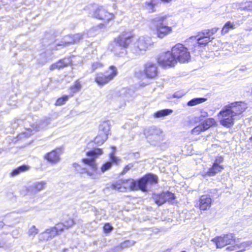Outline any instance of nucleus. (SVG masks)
<instances>
[{
    "label": "nucleus",
    "instance_id": "obj_24",
    "mask_svg": "<svg viewBox=\"0 0 252 252\" xmlns=\"http://www.w3.org/2000/svg\"><path fill=\"white\" fill-rule=\"evenodd\" d=\"M70 63V60L69 59H62L59 60L58 62L52 64L50 67V69L51 70H53L55 69H59L68 66Z\"/></svg>",
    "mask_w": 252,
    "mask_h": 252
},
{
    "label": "nucleus",
    "instance_id": "obj_27",
    "mask_svg": "<svg viewBox=\"0 0 252 252\" xmlns=\"http://www.w3.org/2000/svg\"><path fill=\"white\" fill-rule=\"evenodd\" d=\"M110 128V122L109 121H104L99 126V132L106 134L108 136Z\"/></svg>",
    "mask_w": 252,
    "mask_h": 252
},
{
    "label": "nucleus",
    "instance_id": "obj_14",
    "mask_svg": "<svg viewBox=\"0 0 252 252\" xmlns=\"http://www.w3.org/2000/svg\"><path fill=\"white\" fill-rule=\"evenodd\" d=\"M83 34L77 33L75 34H69L64 37L63 40L57 44L59 46H68L71 44L78 43L83 38Z\"/></svg>",
    "mask_w": 252,
    "mask_h": 252
},
{
    "label": "nucleus",
    "instance_id": "obj_28",
    "mask_svg": "<svg viewBox=\"0 0 252 252\" xmlns=\"http://www.w3.org/2000/svg\"><path fill=\"white\" fill-rule=\"evenodd\" d=\"M29 166L26 164H23L14 169L10 173L12 177H14L19 175L21 173L25 172L29 169Z\"/></svg>",
    "mask_w": 252,
    "mask_h": 252
},
{
    "label": "nucleus",
    "instance_id": "obj_22",
    "mask_svg": "<svg viewBox=\"0 0 252 252\" xmlns=\"http://www.w3.org/2000/svg\"><path fill=\"white\" fill-rule=\"evenodd\" d=\"M56 236V230L55 229L50 228L47 229L44 232L39 234L40 240L48 241Z\"/></svg>",
    "mask_w": 252,
    "mask_h": 252
},
{
    "label": "nucleus",
    "instance_id": "obj_16",
    "mask_svg": "<svg viewBox=\"0 0 252 252\" xmlns=\"http://www.w3.org/2000/svg\"><path fill=\"white\" fill-rule=\"evenodd\" d=\"M144 74L146 78L153 79L155 78L158 74L157 64L152 62H148L144 65Z\"/></svg>",
    "mask_w": 252,
    "mask_h": 252
},
{
    "label": "nucleus",
    "instance_id": "obj_9",
    "mask_svg": "<svg viewBox=\"0 0 252 252\" xmlns=\"http://www.w3.org/2000/svg\"><path fill=\"white\" fill-rule=\"evenodd\" d=\"M149 44V38L141 36L131 46V51L135 55H140L146 51Z\"/></svg>",
    "mask_w": 252,
    "mask_h": 252
},
{
    "label": "nucleus",
    "instance_id": "obj_43",
    "mask_svg": "<svg viewBox=\"0 0 252 252\" xmlns=\"http://www.w3.org/2000/svg\"><path fill=\"white\" fill-rule=\"evenodd\" d=\"M64 226L63 223H60L57 224L55 226L51 227L52 229H55L56 230V236L60 232H62L63 231Z\"/></svg>",
    "mask_w": 252,
    "mask_h": 252
},
{
    "label": "nucleus",
    "instance_id": "obj_42",
    "mask_svg": "<svg viewBox=\"0 0 252 252\" xmlns=\"http://www.w3.org/2000/svg\"><path fill=\"white\" fill-rule=\"evenodd\" d=\"M68 99V96L66 95H63V96L59 98L56 102L55 104L56 105H62L64 104Z\"/></svg>",
    "mask_w": 252,
    "mask_h": 252
},
{
    "label": "nucleus",
    "instance_id": "obj_50",
    "mask_svg": "<svg viewBox=\"0 0 252 252\" xmlns=\"http://www.w3.org/2000/svg\"><path fill=\"white\" fill-rule=\"evenodd\" d=\"M243 10L249 11H252V1L246 2L245 6L243 8Z\"/></svg>",
    "mask_w": 252,
    "mask_h": 252
},
{
    "label": "nucleus",
    "instance_id": "obj_17",
    "mask_svg": "<svg viewBox=\"0 0 252 252\" xmlns=\"http://www.w3.org/2000/svg\"><path fill=\"white\" fill-rule=\"evenodd\" d=\"M113 152L109 154L110 160L104 163L101 167V171L104 173L111 168L113 164H118L120 159L115 156V151L116 150L115 147H112Z\"/></svg>",
    "mask_w": 252,
    "mask_h": 252
},
{
    "label": "nucleus",
    "instance_id": "obj_13",
    "mask_svg": "<svg viewBox=\"0 0 252 252\" xmlns=\"http://www.w3.org/2000/svg\"><path fill=\"white\" fill-rule=\"evenodd\" d=\"M216 124V122L214 118H208L203 121L198 126L193 128L191 130V133L198 134L201 132L208 130L211 127L215 126Z\"/></svg>",
    "mask_w": 252,
    "mask_h": 252
},
{
    "label": "nucleus",
    "instance_id": "obj_1",
    "mask_svg": "<svg viewBox=\"0 0 252 252\" xmlns=\"http://www.w3.org/2000/svg\"><path fill=\"white\" fill-rule=\"evenodd\" d=\"M247 108L246 103L236 101L225 106L219 113L220 124L229 128L234 125V117L241 115Z\"/></svg>",
    "mask_w": 252,
    "mask_h": 252
},
{
    "label": "nucleus",
    "instance_id": "obj_38",
    "mask_svg": "<svg viewBox=\"0 0 252 252\" xmlns=\"http://www.w3.org/2000/svg\"><path fill=\"white\" fill-rule=\"evenodd\" d=\"M135 243V241L133 240H126L120 244L119 247L121 249H125L133 246Z\"/></svg>",
    "mask_w": 252,
    "mask_h": 252
},
{
    "label": "nucleus",
    "instance_id": "obj_47",
    "mask_svg": "<svg viewBox=\"0 0 252 252\" xmlns=\"http://www.w3.org/2000/svg\"><path fill=\"white\" fill-rule=\"evenodd\" d=\"M223 161V158L221 156H218L216 158L213 164L217 166H222L221 165H220V164L222 163Z\"/></svg>",
    "mask_w": 252,
    "mask_h": 252
},
{
    "label": "nucleus",
    "instance_id": "obj_40",
    "mask_svg": "<svg viewBox=\"0 0 252 252\" xmlns=\"http://www.w3.org/2000/svg\"><path fill=\"white\" fill-rule=\"evenodd\" d=\"M81 85L79 81H76L74 84L70 87V91L73 93H76L81 88Z\"/></svg>",
    "mask_w": 252,
    "mask_h": 252
},
{
    "label": "nucleus",
    "instance_id": "obj_55",
    "mask_svg": "<svg viewBox=\"0 0 252 252\" xmlns=\"http://www.w3.org/2000/svg\"><path fill=\"white\" fill-rule=\"evenodd\" d=\"M161 1L163 2L168 3V2H170V1H171V0H161Z\"/></svg>",
    "mask_w": 252,
    "mask_h": 252
},
{
    "label": "nucleus",
    "instance_id": "obj_46",
    "mask_svg": "<svg viewBox=\"0 0 252 252\" xmlns=\"http://www.w3.org/2000/svg\"><path fill=\"white\" fill-rule=\"evenodd\" d=\"M63 223L64 224V227L66 228H69L71 227L74 224V221L73 219L71 218L68 219L67 220H65Z\"/></svg>",
    "mask_w": 252,
    "mask_h": 252
},
{
    "label": "nucleus",
    "instance_id": "obj_33",
    "mask_svg": "<svg viewBox=\"0 0 252 252\" xmlns=\"http://www.w3.org/2000/svg\"><path fill=\"white\" fill-rule=\"evenodd\" d=\"M235 24L230 21L227 22L223 26L221 30L222 35L227 33L230 30L235 29Z\"/></svg>",
    "mask_w": 252,
    "mask_h": 252
},
{
    "label": "nucleus",
    "instance_id": "obj_52",
    "mask_svg": "<svg viewBox=\"0 0 252 252\" xmlns=\"http://www.w3.org/2000/svg\"><path fill=\"white\" fill-rule=\"evenodd\" d=\"M22 122H24V120L22 119H16L14 120V123L13 124V126H17L18 125H21Z\"/></svg>",
    "mask_w": 252,
    "mask_h": 252
},
{
    "label": "nucleus",
    "instance_id": "obj_49",
    "mask_svg": "<svg viewBox=\"0 0 252 252\" xmlns=\"http://www.w3.org/2000/svg\"><path fill=\"white\" fill-rule=\"evenodd\" d=\"M186 94V92L183 91H179L175 92L173 94L172 97L173 98H180Z\"/></svg>",
    "mask_w": 252,
    "mask_h": 252
},
{
    "label": "nucleus",
    "instance_id": "obj_36",
    "mask_svg": "<svg viewBox=\"0 0 252 252\" xmlns=\"http://www.w3.org/2000/svg\"><path fill=\"white\" fill-rule=\"evenodd\" d=\"M160 141L159 143L155 146L158 147L160 150L165 151L167 150L170 146V143L168 140L162 142Z\"/></svg>",
    "mask_w": 252,
    "mask_h": 252
},
{
    "label": "nucleus",
    "instance_id": "obj_30",
    "mask_svg": "<svg viewBox=\"0 0 252 252\" xmlns=\"http://www.w3.org/2000/svg\"><path fill=\"white\" fill-rule=\"evenodd\" d=\"M196 40V36H191L186 41V44L188 46V50H189L191 51H194L196 48L198 47L197 45L194 44V40Z\"/></svg>",
    "mask_w": 252,
    "mask_h": 252
},
{
    "label": "nucleus",
    "instance_id": "obj_18",
    "mask_svg": "<svg viewBox=\"0 0 252 252\" xmlns=\"http://www.w3.org/2000/svg\"><path fill=\"white\" fill-rule=\"evenodd\" d=\"M51 119L50 118H45L36 122L35 124H33L31 126V127L29 128L31 130L38 131L45 128L49 124H50Z\"/></svg>",
    "mask_w": 252,
    "mask_h": 252
},
{
    "label": "nucleus",
    "instance_id": "obj_2",
    "mask_svg": "<svg viewBox=\"0 0 252 252\" xmlns=\"http://www.w3.org/2000/svg\"><path fill=\"white\" fill-rule=\"evenodd\" d=\"M158 181V177L157 175L152 173H148L137 180L129 179L126 181L129 185L131 190H141L146 192L148 190V185L157 184Z\"/></svg>",
    "mask_w": 252,
    "mask_h": 252
},
{
    "label": "nucleus",
    "instance_id": "obj_37",
    "mask_svg": "<svg viewBox=\"0 0 252 252\" xmlns=\"http://www.w3.org/2000/svg\"><path fill=\"white\" fill-rule=\"evenodd\" d=\"M144 8L149 12H154L156 11L155 6L152 3L151 0L147 1L144 3Z\"/></svg>",
    "mask_w": 252,
    "mask_h": 252
},
{
    "label": "nucleus",
    "instance_id": "obj_54",
    "mask_svg": "<svg viewBox=\"0 0 252 252\" xmlns=\"http://www.w3.org/2000/svg\"><path fill=\"white\" fill-rule=\"evenodd\" d=\"M152 3L154 4L155 6L158 5L161 1V0H150Z\"/></svg>",
    "mask_w": 252,
    "mask_h": 252
},
{
    "label": "nucleus",
    "instance_id": "obj_29",
    "mask_svg": "<svg viewBox=\"0 0 252 252\" xmlns=\"http://www.w3.org/2000/svg\"><path fill=\"white\" fill-rule=\"evenodd\" d=\"M173 112V110L170 109H164L156 112L154 116L156 118H163L165 116L170 115Z\"/></svg>",
    "mask_w": 252,
    "mask_h": 252
},
{
    "label": "nucleus",
    "instance_id": "obj_53",
    "mask_svg": "<svg viewBox=\"0 0 252 252\" xmlns=\"http://www.w3.org/2000/svg\"><path fill=\"white\" fill-rule=\"evenodd\" d=\"M208 116V113L206 112H201V114L198 118L199 121H202L203 120V118Z\"/></svg>",
    "mask_w": 252,
    "mask_h": 252
},
{
    "label": "nucleus",
    "instance_id": "obj_39",
    "mask_svg": "<svg viewBox=\"0 0 252 252\" xmlns=\"http://www.w3.org/2000/svg\"><path fill=\"white\" fill-rule=\"evenodd\" d=\"M123 183L124 182L121 180L116 182V183L112 184L113 189L116 190H118L120 191H123L125 189V188L122 187V183Z\"/></svg>",
    "mask_w": 252,
    "mask_h": 252
},
{
    "label": "nucleus",
    "instance_id": "obj_5",
    "mask_svg": "<svg viewBox=\"0 0 252 252\" xmlns=\"http://www.w3.org/2000/svg\"><path fill=\"white\" fill-rule=\"evenodd\" d=\"M147 142L152 146H156L160 141L165 140L163 131L156 126H152L145 128L144 130Z\"/></svg>",
    "mask_w": 252,
    "mask_h": 252
},
{
    "label": "nucleus",
    "instance_id": "obj_26",
    "mask_svg": "<svg viewBox=\"0 0 252 252\" xmlns=\"http://www.w3.org/2000/svg\"><path fill=\"white\" fill-rule=\"evenodd\" d=\"M46 185V182L45 181H40L34 183L29 188L32 191L36 192L43 189Z\"/></svg>",
    "mask_w": 252,
    "mask_h": 252
},
{
    "label": "nucleus",
    "instance_id": "obj_31",
    "mask_svg": "<svg viewBox=\"0 0 252 252\" xmlns=\"http://www.w3.org/2000/svg\"><path fill=\"white\" fill-rule=\"evenodd\" d=\"M207 100L205 97H196L191 99L187 102V105L189 106H193L202 103Z\"/></svg>",
    "mask_w": 252,
    "mask_h": 252
},
{
    "label": "nucleus",
    "instance_id": "obj_48",
    "mask_svg": "<svg viewBox=\"0 0 252 252\" xmlns=\"http://www.w3.org/2000/svg\"><path fill=\"white\" fill-rule=\"evenodd\" d=\"M102 67V64L99 62L94 63L92 64V72L94 71L96 69Z\"/></svg>",
    "mask_w": 252,
    "mask_h": 252
},
{
    "label": "nucleus",
    "instance_id": "obj_7",
    "mask_svg": "<svg viewBox=\"0 0 252 252\" xmlns=\"http://www.w3.org/2000/svg\"><path fill=\"white\" fill-rule=\"evenodd\" d=\"M116 66L111 65L104 73H98L95 78V81L100 86H102L112 80L118 74Z\"/></svg>",
    "mask_w": 252,
    "mask_h": 252
},
{
    "label": "nucleus",
    "instance_id": "obj_41",
    "mask_svg": "<svg viewBox=\"0 0 252 252\" xmlns=\"http://www.w3.org/2000/svg\"><path fill=\"white\" fill-rule=\"evenodd\" d=\"M219 29L218 28H214L211 30H204L203 31V33L204 35H207L209 37L211 36L216 33Z\"/></svg>",
    "mask_w": 252,
    "mask_h": 252
},
{
    "label": "nucleus",
    "instance_id": "obj_3",
    "mask_svg": "<svg viewBox=\"0 0 252 252\" xmlns=\"http://www.w3.org/2000/svg\"><path fill=\"white\" fill-rule=\"evenodd\" d=\"M133 36L127 33L122 34L115 38L109 46L110 50L117 56H123L126 53V49L132 42Z\"/></svg>",
    "mask_w": 252,
    "mask_h": 252
},
{
    "label": "nucleus",
    "instance_id": "obj_19",
    "mask_svg": "<svg viewBox=\"0 0 252 252\" xmlns=\"http://www.w3.org/2000/svg\"><path fill=\"white\" fill-rule=\"evenodd\" d=\"M196 37V40H194V44L197 45L198 47L205 46L209 41H212L214 38L210 37L207 35L203 33V31L201 33L198 34Z\"/></svg>",
    "mask_w": 252,
    "mask_h": 252
},
{
    "label": "nucleus",
    "instance_id": "obj_56",
    "mask_svg": "<svg viewBox=\"0 0 252 252\" xmlns=\"http://www.w3.org/2000/svg\"><path fill=\"white\" fill-rule=\"evenodd\" d=\"M3 226V223L2 222H0V228H2Z\"/></svg>",
    "mask_w": 252,
    "mask_h": 252
},
{
    "label": "nucleus",
    "instance_id": "obj_45",
    "mask_svg": "<svg viewBox=\"0 0 252 252\" xmlns=\"http://www.w3.org/2000/svg\"><path fill=\"white\" fill-rule=\"evenodd\" d=\"M38 232V230L34 225H32L29 230L28 234L30 236L34 237Z\"/></svg>",
    "mask_w": 252,
    "mask_h": 252
},
{
    "label": "nucleus",
    "instance_id": "obj_20",
    "mask_svg": "<svg viewBox=\"0 0 252 252\" xmlns=\"http://www.w3.org/2000/svg\"><path fill=\"white\" fill-rule=\"evenodd\" d=\"M212 199L209 195H202L199 200V206L201 210H207L211 206Z\"/></svg>",
    "mask_w": 252,
    "mask_h": 252
},
{
    "label": "nucleus",
    "instance_id": "obj_11",
    "mask_svg": "<svg viewBox=\"0 0 252 252\" xmlns=\"http://www.w3.org/2000/svg\"><path fill=\"white\" fill-rule=\"evenodd\" d=\"M152 197L158 206L162 205L166 201L172 202L175 199L174 194L169 191H162L159 193H154Z\"/></svg>",
    "mask_w": 252,
    "mask_h": 252
},
{
    "label": "nucleus",
    "instance_id": "obj_6",
    "mask_svg": "<svg viewBox=\"0 0 252 252\" xmlns=\"http://www.w3.org/2000/svg\"><path fill=\"white\" fill-rule=\"evenodd\" d=\"M172 52L177 62L184 63L189 62L190 59V53L188 48L181 43H178L173 46Z\"/></svg>",
    "mask_w": 252,
    "mask_h": 252
},
{
    "label": "nucleus",
    "instance_id": "obj_25",
    "mask_svg": "<svg viewBox=\"0 0 252 252\" xmlns=\"http://www.w3.org/2000/svg\"><path fill=\"white\" fill-rule=\"evenodd\" d=\"M58 151H60V150L52 151L48 153L45 156V158L51 163L58 162L60 160V154Z\"/></svg>",
    "mask_w": 252,
    "mask_h": 252
},
{
    "label": "nucleus",
    "instance_id": "obj_32",
    "mask_svg": "<svg viewBox=\"0 0 252 252\" xmlns=\"http://www.w3.org/2000/svg\"><path fill=\"white\" fill-rule=\"evenodd\" d=\"M108 138L106 134L98 133V135L95 137L94 142L98 145H102Z\"/></svg>",
    "mask_w": 252,
    "mask_h": 252
},
{
    "label": "nucleus",
    "instance_id": "obj_35",
    "mask_svg": "<svg viewBox=\"0 0 252 252\" xmlns=\"http://www.w3.org/2000/svg\"><path fill=\"white\" fill-rule=\"evenodd\" d=\"M73 166L75 168V170L81 174L86 173L89 176H91L92 175V172H90L87 167H82L80 165L76 163H74Z\"/></svg>",
    "mask_w": 252,
    "mask_h": 252
},
{
    "label": "nucleus",
    "instance_id": "obj_44",
    "mask_svg": "<svg viewBox=\"0 0 252 252\" xmlns=\"http://www.w3.org/2000/svg\"><path fill=\"white\" fill-rule=\"evenodd\" d=\"M103 231L106 234L110 233L113 230V227L110 223H106L103 226Z\"/></svg>",
    "mask_w": 252,
    "mask_h": 252
},
{
    "label": "nucleus",
    "instance_id": "obj_8",
    "mask_svg": "<svg viewBox=\"0 0 252 252\" xmlns=\"http://www.w3.org/2000/svg\"><path fill=\"white\" fill-rule=\"evenodd\" d=\"M102 153L103 151L101 149H94L87 153L88 158H83L82 161L85 164L89 166L92 171H95L97 169L95 158L102 154Z\"/></svg>",
    "mask_w": 252,
    "mask_h": 252
},
{
    "label": "nucleus",
    "instance_id": "obj_10",
    "mask_svg": "<svg viewBox=\"0 0 252 252\" xmlns=\"http://www.w3.org/2000/svg\"><path fill=\"white\" fill-rule=\"evenodd\" d=\"M158 63L164 67H172L177 63L172 52L167 51L159 54L157 58Z\"/></svg>",
    "mask_w": 252,
    "mask_h": 252
},
{
    "label": "nucleus",
    "instance_id": "obj_34",
    "mask_svg": "<svg viewBox=\"0 0 252 252\" xmlns=\"http://www.w3.org/2000/svg\"><path fill=\"white\" fill-rule=\"evenodd\" d=\"M252 244V241H248L242 242L240 244L237 245L236 246L228 247L226 248V249L229 250L230 251H233L235 250V248H236V247H237L239 249L242 248V249H245L246 248H247V247L250 246Z\"/></svg>",
    "mask_w": 252,
    "mask_h": 252
},
{
    "label": "nucleus",
    "instance_id": "obj_51",
    "mask_svg": "<svg viewBox=\"0 0 252 252\" xmlns=\"http://www.w3.org/2000/svg\"><path fill=\"white\" fill-rule=\"evenodd\" d=\"M133 166V163H129L127 165H126L123 171L122 172V174H125V173H126L128 170H129Z\"/></svg>",
    "mask_w": 252,
    "mask_h": 252
},
{
    "label": "nucleus",
    "instance_id": "obj_21",
    "mask_svg": "<svg viewBox=\"0 0 252 252\" xmlns=\"http://www.w3.org/2000/svg\"><path fill=\"white\" fill-rule=\"evenodd\" d=\"M223 168V166H217L213 164L212 166L204 172L203 176L204 178L215 176L217 173L221 172Z\"/></svg>",
    "mask_w": 252,
    "mask_h": 252
},
{
    "label": "nucleus",
    "instance_id": "obj_12",
    "mask_svg": "<svg viewBox=\"0 0 252 252\" xmlns=\"http://www.w3.org/2000/svg\"><path fill=\"white\" fill-rule=\"evenodd\" d=\"M212 241L215 243L217 248H221L227 245L233 244L235 243V236L232 233L215 238Z\"/></svg>",
    "mask_w": 252,
    "mask_h": 252
},
{
    "label": "nucleus",
    "instance_id": "obj_23",
    "mask_svg": "<svg viewBox=\"0 0 252 252\" xmlns=\"http://www.w3.org/2000/svg\"><path fill=\"white\" fill-rule=\"evenodd\" d=\"M120 96L122 97L124 100L129 101L131 100L134 94L133 90L124 88L119 91Z\"/></svg>",
    "mask_w": 252,
    "mask_h": 252
},
{
    "label": "nucleus",
    "instance_id": "obj_57",
    "mask_svg": "<svg viewBox=\"0 0 252 252\" xmlns=\"http://www.w3.org/2000/svg\"><path fill=\"white\" fill-rule=\"evenodd\" d=\"M249 140H250V142L251 143H252V136L250 138Z\"/></svg>",
    "mask_w": 252,
    "mask_h": 252
},
{
    "label": "nucleus",
    "instance_id": "obj_4",
    "mask_svg": "<svg viewBox=\"0 0 252 252\" xmlns=\"http://www.w3.org/2000/svg\"><path fill=\"white\" fill-rule=\"evenodd\" d=\"M166 15H158L151 20V23L156 28L157 36L163 38L172 32L171 27L168 26Z\"/></svg>",
    "mask_w": 252,
    "mask_h": 252
},
{
    "label": "nucleus",
    "instance_id": "obj_15",
    "mask_svg": "<svg viewBox=\"0 0 252 252\" xmlns=\"http://www.w3.org/2000/svg\"><path fill=\"white\" fill-rule=\"evenodd\" d=\"M92 16L103 21H109L113 19L114 15L113 13L107 12L102 6H98L94 12Z\"/></svg>",
    "mask_w": 252,
    "mask_h": 252
}]
</instances>
